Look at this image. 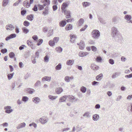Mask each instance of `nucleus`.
I'll list each match as a JSON object with an SVG mask.
<instances>
[{
    "instance_id": "obj_1",
    "label": "nucleus",
    "mask_w": 132,
    "mask_h": 132,
    "mask_svg": "<svg viewBox=\"0 0 132 132\" xmlns=\"http://www.w3.org/2000/svg\"><path fill=\"white\" fill-rule=\"evenodd\" d=\"M111 34L112 37L118 42L121 41L122 39V37L119 31L117 28L114 27H112L111 30Z\"/></svg>"
},
{
    "instance_id": "obj_2",
    "label": "nucleus",
    "mask_w": 132,
    "mask_h": 132,
    "mask_svg": "<svg viewBox=\"0 0 132 132\" xmlns=\"http://www.w3.org/2000/svg\"><path fill=\"white\" fill-rule=\"evenodd\" d=\"M91 35L92 37L94 39H97L100 36V33L97 30H93L92 31Z\"/></svg>"
},
{
    "instance_id": "obj_3",
    "label": "nucleus",
    "mask_w": 132,
    "mask_h": 132,
    "mask_svg": "<svg viewBox=\"0 0 132 132\" xmlns=\"http://www.w3.org/2000/svg\"><path fill=\"white\" fill-rule=\"evenodd\" d=\"M121 19L118 16H116L113 18L112 19V22L114 24H116L120 23Z\"/></svg>"
},
{
    "instance_id": "obj_4",
    "label": "nucleus",
    "mask_w": 132,
    "mask_h": 132,
    "mask_svg": "<svg viewBox=\"0 0 132 132\" xmlns=\"http://www.w3.org/2000/svg\"><path fill=\"white\" fill-rule=\"evenodd\" d=\"M11 107L10 106H7L4 107V109L5 110V112L7 113H10L13 111V110L11 109Z\"/></svg>"
},
{
    "instance_id": "obj_5",
    "label": "nucleus",
    "mask_w": 132,
    "mask_h": 132,
    "mask_svg": "<svg viewBox=\"0 0 132 132\" xmlns=\"http://www.w3.org/2000/svg\"><path fill=\"white\" fill-rule=\"evenodd\" d=\"M48 120V118L45 116L41 117L39 120V121L42 124H45L47 122Z\"/></svg>"
},
{
    "instance_id": "obj_6",
    "label": "nucleus",
    "mask_w": 132,
    "mask_h": 132,
    "mask_svg": "<svg viewBox=\"0 0 132 132\" xmlns=\"http://www.w3.org/2000/svg\"><path fill=\"white\" fill-rule=\"evenodd\" d=\"M32 101L35 104H37L40 102V100L39 97H33L32 98Z\"/></svg>"
},
{
    "instance_id": "obj_7",
    "label": "nucleus",
    "mask_w": 132,
    "mask_h": 132,
    "mask_svg": "<svg viewBox=\"0 0 132 132\" xmlns=\"http://www.w3.org/2000/svg\"><path fill=\"white\" fill-rule=\"evenodd\" d=\"M62 13H64V14L66 15V17L68 19L71 18V13L70 11L66 10Z\"/></svg>"
},
{
    "instance_id": "obj_8",
    "label": "nucleus",
    "mask_w": 132,
    "mask_h": 132,
    "mask_svg": "<svg viewBox=\"0 0 132 132\" xmlns=\"http://www.w3.org/2000/svg\"><path fill=\"white\" fill-rule=\"evenodd\" d=\"M132 18L131 16L130 15H126L124 16V19L126 20V22L130 23V21Z\"/></svg>"
},
{
    "instance_id": "obj_9",
    "label": "nucleus",
    "mask_w": 132,
    "mask_h": 132,
    "mask_svg": "<svg viewBox=\"0 0 132 132\" xmlns=\"http://www.w3.org/2000/svg\"><path fill=\"white\" fill-rule=\"evenodd\" d=\"M68 5L66 3H63L61 6L62 12H63L67 10L65 9L68 7Z\"/></svg>"
},
{
    "instance_id": "obj_10",
    "label": "nucleus",
    "mask_w": 132,
    "mask_h": 132,
    "mask_svg": "<svg viewBox=\"0 0 132 132\" xmlns=\"http://www.w3.org/2000/svg\"><path fill=\"white\" fill-rule=\"evenodd\" d=\"M16 36V35L15 34H12L10 35L9 36L6 37L5 39L7 41L11 38L15 37Z\"/></svg>"
},
{
    "instance_id": "obj_11",
    "label": "nucleus",
    "mask_w": 132,
    "mask_h": 132,
    "mask_svg": "<svg viewBox=\"0 0 132 132\" xmlns=\"http://www.w3.org/2000/svg\"><path fill=\"white\" fill-rule=\"evenodd\" d=\"M67 97L69 99L71 100H72L71 102H73L74 101H77L78 100V99H76L74 96L72 95H68L67 96Z\"/></svg>"
},
{
    "instance_id": "obj_12",
    "label": "nucleus",
    "mask_w": 132,
    "mask_h": 132,
    "mask_svg": "<svg viewBox=\"0 0 132 132\" xmlns=\"http://www.w3.org/2000/svg\"><path fill=\"white\" fill-rule=\"evenodd\" d=\"M6 28L7 30H12L14 29L15 28L13 26L10 24L7 25L6 26Z\"/></svg>"
},
{
    "instance_id": "obj_13",
    "label": "nucleus",
    "mask_w": 132,
    "mask_h": 132,
    "mask_svg": "<svg viewBox=\"0 0 132 132\" xmlns=\"http://www.w3.org/2000/svg\"><path fill=\"white\" fill-rule=\"evenodd\" d=\"M23 4L25 7L28 8L30 6V4L28 0H25L23 2Z\"/></svg>"
},
{
    "instance_id": "obj_14",
    "label": "nucleus",
    "mask_w": 132,
    "mask_h": 132,
    "mask_svg": "<svg viewBox=\"0 0 132 132\" xmlns=\"http://www.w3.org/2000/svg\"><path fill=\"white\" fill-rule=\"evenodd\" d=\"M26 126V124L24 122H23L18 124L16 127L17 129L25 127Z\"/></svg>"
},
{
    "instance_id": "obj_15",
    "label": "nucleus",
    "mask_w": 132,
    "mask_h": 132,
    "mask_svg": "<svg viewBox=\"0 0 132 132\" xmlns=\"http://www.w3.org/2000/svg\"><path fill=\"white\" fill-rule=\"evenodd\" d=\"M73 78L74 77L72 76H71L70 77L67 76L65 77L64 78V80L66 82H69L70 80L73 79Z\"/></svg>"
},
{
    "instance_id": "obj_16",
    "label": "nucleus",
    "mask_w": 132,
    "mask_h": 132,
    "mask_svg": "<svg viewBox=\"0 0 132 132\" xmlns=\"http://www.w3.org/2000/svg\"><path fill=\"white\" fill-rule=\"evenodd\" d=\"M88 54V53L87 52H80L79 53V55L81 57L85 56Z\"/></svg>"
},
{
    "instance_id": "obj_17",
    "label": "nucleus",
    "mask_w": 132,
    "mask_h": 132,
    "mask_svg": "<svg viewBox=\"0 0 132 132\" xmlns=\"http://www.w3.org/2000/svg\"><path fill=\"white\" fill-rule=\"evenodd\" d=\"M27 43L28 45L30 46L32 49L34 48V47L33 46V42L31 40H28L27 41Z\"/></svg>"
},
{
    "instance_id": "obj_18",
    "label": "nucleus",
    "mask_w": 132,
    "mask_h": 132,
    "mask_svg": "<svg viewBox=\"0 0 132 132\" xmlns=\"http://www.w3.org/2000/svg\"><path fill=\"white\" fill-rule=\"evenodd\" d=\"M49 10V9L47 7H45L44 9V10L43 11V14L45 16V15L48 14V11Z\"/></svg>"
},
{
    "instance_id": "obj_19",
    "label": "nucleus",
    "mask_w": 132,
    "mask_h": 132,
    "mask_svg": "<svg viewBox=\"0 0 132 132\" xmlns=\"http://www.w3.org/2000/svg\"><path fill=\"white\" fill-rule=\"evenodd\" d=\"M99 118V115L97 114H94L92 116V119L94 121H97L98 120Z\"/></svg>"
},
{
    "instance_id": "obj_20",
    "label": "nucleus",
    "mask_w": 132,
    "mask_h": 132,
    "mask_svg": "<svg viewBox=\"0 0 132 132\" xmlns=\"http://www.w3.org/2000/svg\"><path fill=\"white\" fill-rule=\"evenodd\" d=\"M91 68L94 70H97L99 69L98 66L94 64H92L90 66Z\"/></svg>"
},
{
    "instance_id": "obj_21",
    "label": "nucleus",
    "mask_w": 132,
    "mask_h": 132,
    "mask_svg": "<svg viewBox=\"0 0 132 132\" xmlns=\"http://www.w3.org/2000/svg\"><path fill=\"white\" fill-rule=\"evenodd\" d=\"M121 74V73L119 72H115L113 74L112 77L113 78H115L116 77L119 76Z\"/></svg>"
},
{
    "instance_id": "obj_22",
    "label": "nucleus",
    "mask_w": 132,
    "mask_h": 132,
    "mask_svg": "<svg viewBox=\"0 0 132 132\" xmlns=\"http://www.w3.org/2000/svg\"><path fill=\"white\" fill-rule=\"evenodd\" d=\"M67 98V96H64L63 97H61L60 98L59 101L60 102H64L65 101Z\"/></svg>"
},
{
    "instance_id": "obj_23",
    "label": "nucleus",
    "mask_w": 132,
    "mask_h": 132,
    "mask_svg": "<svg viewBox=\"0 0 132 132\" xmlns=\"http://www.w3.org/2000/svg\"><path fill=\"white\" fill-rule=\"evenodd\" d=\"M79 48L81 49H83L85 47V45L84 42L81 41L80 42V45L79 46Z\"/></svg>"
},
{
    "instance_id": "obj_24",
    "label": "nucleus",
    "mask_w": 132,
    "mask_h": 132,
    "mask_svg": "<svg viewBox=\"0 0 132 132\" xmlns=\"http://www.w3.org/2000/svg\"><path fill=\"white\" fill-rule=\"evenodd\" d=\"M51 77L48 76H45L42 78V80L43 81H49L51 80Z\"/></svg>"
},
{
    "instance_id": "obj_25",
    "label": "nucleus",
    "mask_w": 132,
    "mask_h": 132,
    "mask_svg": "<svg viewBox=\"0 0 132 132\" xmlns=\"http://www.w3.org/2000/svg\"><path fill=\"white\" fill-rule=\"evenodd\" d=\"M9 0H3L2 5L3 7H5L9 3Z\"/></svg>"
},
{
    "instance_id": "obj_26",
    "label": "nucleus",
    "mask_w": 132,
    "mask_h": 132,
    "mask_svg": "<svg viewBox=\"0 0 132 132\" xmlns=\"http://www.w3.org/2000/svg\"><path fill=\"white\" fill-rule=\"evenodd\" d=\"M63 90L62 88L59 87L56 89L55 92L57 94H60L63 91Z\"/></svg>"
},
{
    "instance_id": "obj_27",
    "label": "nucleus",
    "mask_w": 132,
    "mask_h": 132,
    "mask_svg": "<svg viewBox=\"0 0 132 132\" xmlns=\"http://www.w3.org/2000/svg\"><path fill=\"white\" fill-rule=\"evenodd\" d=\"M74 62L73 60H68L66 62V64L68 65H72Z\"/></svg>"
},
{
    "instance_id": "obj_28",
    "label": "nucleus",
    "mask_w": 132,
    "mask_h": 132,
    "mask_svg": "<svg viewBox=\"0 0 132 132\" xmlns=\"http://www.w3.org/2000/svg\"><path fill=\"white\" fill-rule=\"evenodd\" d=\"M77 38L76 36L75 35H72L70 37V40L72 43H73L75 42L76 39Z\"/></svg>"
},
{
    "instance_id": "obj_29",
    "label": "nucleus",
    "mask_w": 132,
    "mask_h": 132,
    "mask_svg": "<svg viewBox=\"0 0 132 132\" xmlns=\"http://www.w3.org/2000/svg\"><path fill=\"white\" fill-rule=\"evenodd\" d=\"M27 18L28 20L30 21H32L34 18V16L33 14H31L29 15H27Z\"/></svg>"
},
{
    "instance_id": "obj_30",
    "label": "nucleus",
    "mask_w": 132,
    "mask_h": 132,
    "mask_svg": "<svg viewBox=\"0 0 132 132\" xmlns=\"http://www.w3.org/2000/svg\"><path fill=\"white\" fill-rule=\"evenodd\" d=\"M49 98L51 100H53L56 99L57 97V96H53L50 95L48 96Z\"/></svg>"
},
{
    "instance_id": "obj_31",
    "label": "nucleus",
    "mask_w": 132,
    "mask_h": 132,
    "mask_svg": "<svg viewBox=\"0 0 132 132\" xmlns=\"http://www.w3.org/2000/svg\"><path fill=\"white\" fill-rule=\"evenodd\" d=\"M66 23L65 21H62L60 22L59 24L60 27H63L65 26Z\"/></svg>"
},
{
    "instance_id": "obj_32",
    "label": "nucleus",
    "mask_w": 132,
    "mask_h": 132,
    "mask_svg": "<svg viewBox=\"0 0 132 132\" xmlns=\"http://www.w3.org/2000/svg\"><path fill=\"white\" fill-rule=\"evenodd\" d=\"M83 116L86 118H89L90 117L89 113L88 112H86L83 115Z\"/></svg>"
},
{
    "instance_id": "obj_33",
    "label": "nucleus",
    "mask_w": 132,
    "mask_h": 132,
    "mask_svg": "<svg viewBox=\"0 0 132 132\" xmlns=\"http://www.w3.org/2000/svg\"><path fill=\"white\" fill-rule=\"evenodd\" d=\"M38 9L40 10H43L44 7L46 6V5L45 4H44L43 5H40V4H38Z\"/></svg>"
},
{
    "instance_id": "obj_34",
    "label": "nucleus",
    "mask_w": 132,
    "mask_h": 132,
    "mask_svg": "<svg viewBox=\"0 0 132 132\" xmlns=\"http://www.w3.org/2000/svg\"><path fill=\"white\" fill-rule=\"evenodd\" d=\"M62 67V65L61 63H59L55 67V69L56 70H60Z\"/></svg>"
},
{
    "instance_id": "obj_35",
    "label": "nucleus",
    "mask_w": 132,
    "mask_h": 132,
    "mask_svg": "<svg viewBox=\"0 0 132 132\" xmlns=\"http://www.w3.org/2000/svg\"><path fill=\"white\" fill-rule=\"evenodd\" d=\"M26 90L30 94H32L35 91L34 89L29 88H27Z\"/></svg>"
},
{
    "instance_id": "obj_36",
    "label": "nucleus",
    "mask_w": 132,
    "mask_h": 132,
    "mask_svg": "<svg viewBox=\"0 0 132 132\" xmlns=\"http://www.w3.org/2000/svg\"><path fill=\"white\" fill-rule=\"evenodd\" d=\"M84 6L86 7L89 6L90 4V3L88 2H84L82 3Z\"/></svg>"
},
{
    "instance_id": "obj_37",
    "label": "nucleus",
    "mask_w": 132,
    "mask_h": 132,
    "mask_svg": "<svg viewBox=\"0 0 132 132\" xmlns=\"http://www.w3.org/2000/svg\"><path fill=\"white\" fill-rule=\"evenodd\" d=\"M14 74V73H12L9 74L7 75V77L8 79L9 80L11 79L13 77Z\"/></svg>"
},
{
    "instance_id": "obj_38",
    "label": "nucleus",
    "mask_w": 132,
    "mask_h": 132,
    "mask_svg": "<svg viewBox=\"0 0 132 132\" xmlns=\"http://www.w3.org/2000/svg\"><path fill=\"white\" fill-rule=\"evenodd\" d=\"M41 85V82L39 80H37L34 84L35 87H38Z\"/></svg>"
},
{
    "instance_id": "obj_39",
    "label": "nucleus",
    "mask_w": 132,
    "mask_h": 132,
    "mask_svg": "<svg viewBox=\"0 0 132 132\" xmlns=\"http://www.w3.org/2000/svg\"><path fill=\"white\" fill-rule=\"evenodd\" d=\"M55 50L58 52L61 53L62 51V48L60 47H58L55 48Z\"/></svg>"
},
{
    "instance_id": "obj_40",
    "label": "nucleus",
    "mask_w": 132,
    "mask_h": 132,
    "mask_svg": "<svg viewBox=\"0 0 132 132\" xmlns=\"http://www.w3.org/2000/svg\"><path fill=\"white\" fill-rule=\"evenodd\" d=\"M80 91L83 93H85L86 91V88L85 87L82 86L80 88Z\"/></svg>"
},
{
    "instance_id": "obj_41",
    "label": "nucleus",
    "mask_w": 132,
    "mask_h": 132,
    "mask_svg": "<svg viewBox=\"0 0 132 132\" xmlns=\"http://www.w3.org/2000/svg\"><path fill=\"white\" fill-rule=\"evenodd\" d=\"M72 28V27L71 25L69 24L66 26L65 29L66 30H71Z\"/></svg>"
},
{
    "instance_id": "obj_42",
    "label": "nucleus",
    "mask_w": 132,
    "mask_h": 132,
    "mask_svg": "<svg viewBox=\"0 0 132 132\" xmlns=\"http://www.w3.org/2000/svg\"><path fill=\"white\" fill-rule=\"evenodd\" d=\"M22 29L23 32L26 34H27L29 32V30L25 27L23 28Z\"/></svg>"
},
{
    "instance_id": "obj_43",
    "label": "nucleus",
    "mask_w": 132,
    "mask_h": 132,
    "mask_svg": "<svg viewBox=\"0 0 132 132\" xmlns=\"http://www.w3.org/2000/svg\"><path fill=\"white\" fill-rule=\"evenodd\" d=\"M79 26H80L83 24L84 22V20L83 19L81 18L79 20Z\"/></svg>"
},
{
    "instance_id": "obj_44",
    "label": "nucleus",
    "mask_w": 132,
    "mask_h": 132,
    "mask_svg": "<svg viewBox=\"0 0 132 132\" xmlns=\"http://www.w3.org/2000/svg\"><path fill=\"white\" fill-rule=\"evenodd\" d=\"M53 34V31L51 30H50L48 32V33L47 35V36L48 37H49L50 36L52 35Z\"/></svg>"
},
{
    "instance_id": "obj_45",
    "label": "nucleus",
    "mask_w": 132,
    "mask_h": 132,
    "mask_svg": "<svg viewBox=\"0 0 132 132\" xmlns=\"http://www.w3.org/2000/svg\"><path fill=\"white\" fill-rule=\"evenodd\" d=\"M49 45L51 46H53L55 45V44L52 40H50L48 42Z\"/></svg>"
},
{
    "instance_id": "obj_46",
    "label": "nucleus",
    "mask_w": 132,
    "mask_h": 132,
    "mask_svg": "<svg viewBox=\"0 0 132 132\" xmlns=\"http://www.w3.org/2000/svg\"><path fill=\"white\" fill-rule=\"evenodd\" d=\"M98 19L101 23L103 24H105L106 23L105 21L103 19L100 17L98 18Z\"/></svg>"
},
{
    "instance_id": "obj_47",
    "label": "nucleus",
    "mask_w": 132,
    "mask_h": 132,
    "mask_svg": "<svg viewBox=\"0 0 132 132\" xmlns=\"http://www.w3.org/2000/svg\"><path fill=\"white\" fill-rule=\"evenodd\" d=\"M59 37H55L53 39V41L54 43H57L59 41Z\"/></svg>"
},
{
    "instance_id": "obj_48",
    "label": "nucleus",
    "mask_w": 132,
    "mask_h": 132,
    "mask_svg": "<svg viewBox=\"0 0 132 132\" xmlns=\"http://www.w3.org/2000/svg\"><path fill=\"white\" fill-rule=\"evenodd\" d=\"M9 55L10 58H12L14 57L15 54L13 52H11L9 53Z\"/></svg>"
},
{
    "instance_id": "obj_49",
    "label": "nucleus",
    "mask_w": 132,
    "mask_h": 132,
    "mask_svg": "<svg viewBox=\"0 0 132 132\" xmlns=\"http://www.w3.org/2000/svg\"><path fill=\"white\" fill-rule=\"evenodd\" d=\"M28 99L29 98L27 96H24L23 97L22 99V100L24 102H26L28 100Z\"/></svg>"
},
{
    "instance_id": "obj_50",
    "label": "nucleus",
    "mask_w": 132,
    "mask_h": 132,
    "mask_svg": "<svg viewBox=\"0 0 132 132\" xmlns=\"http://www.w3.org/2000/svg\"><path fill=\"white\" fill-rule=\"evenodd\" d=\"M96 60V61L97 62H101L102 60V58L100 56H97Z\"/></svg>"
},
{
    "instance_id": "obj_51",
    "label": "nucleus",
    "mask_w": 132,
    "mask_h": 132,
    "mask_svg": "<svg viewBox=\"0 0 132 132\" xmlns=\"http://www.w3.org/2000/svg\"><path fill=\"white\" fill-rule=\"evenodd\" d=\"M92 51L94 52H96L97 50V48L94 46H92L91 47Z\"/></svg>"
},
{
    "instance_id": "obj_52",
    "label": "nucleus",
    "mask_w": 132,
    "mask_h": 132,
    "mask_svg": "<svg viewBox=\"0 0 132 132\" xmlns=\"http://www.w3.org/2000/svg\"><path fill=\"white\" fill-rule=\"evenodd\" d=\"M42 2V1H41ZM43 3H45L44 4H45L46 5L49 4L50 3V1L49 0H43Z\"/></svg>"
},
{
    "instance_id": "obj_53",
    "label": "nucleus",
    "mask_w": 132,
    "mask_h": 132,
    "mask_svg": "<svg viewBox=\"0 0 132 132\" xmlns=\"http://www.w3.org/2000/svg\"><path fill=\"white\" fill-rule=\"evenodd\" d=\"M23 24L25 26H28L30 24V23L27 21H25L24 22Z\"/></svg>"
},
{
    "instance_id": "obj_54",
    "label": "nucleus",
    "mask_w": 132,
    "mask_h": 132,
    "mask_svg": "<svg viewBox=\"0 0 132 132\" xmlns=\"http://www.w3.org/2000/svg\"><path fill=\"white\" fill-rule=\"evenodd\" d=\"M49 58L47 55H46L44 57V61L45 62H47L49 61Z\"/></svg>"
},
{
    "instance_id": "obj_55",
    "label": "nucleus",
    "mask_w": 132,
    "mask_h": 132,
    "mask_svg": "<svg viewBox=\"0 0 132 132\" xmlns=\"http://www.w3.org/2000/svg\"><path fill=\"white\" fill-rule=\"evenodd\" d=\"M43 40L42 39H39L38 41V43H37V45H40L43 42Z\"/></svg>"
},
{
    "instance_id": "obj_56",
    "label": "nucleus",
    "mask_w": 132,
    "mask_h": 132,
    "mask_svg": "<svg viewBox=\"0 0 132 132\" xmlns=\"http://www.w3.org/2000/svg\"><path fill=\"white\" fill-rule=\"evenodd\" d=\"M109 62L110 64L113 65L114 63V61L112 59H110L109 60Z\"/></svg>"
},
{
    "instance_id": "obj_57",
    "label": "nucleus",
    "mask_w": 132,
    "mask_h": 132,
    "mask_svg": "<svg viewBox=\"0 0 132 132\" xmlns=\"http://www.w3.org/2000/svg\"><path fill=\"white\" fill-rule=\"evenodd\" d=\"M125 77L127 78H130L132 77V73L129 75H127L125 76Z\"/></svg>"
},
{
    "instance_id": "obj_58",
    "label": "nucleus",
    "mask_w": 132,
    "mask_h": 132,
    "mask_svg": "<svg viewBox=\"0 0 132 132\" xmlns=\"http://www.w3.org/2000/svg\"><path fill=\"white\" fill-rule=\"evenodd\" d=\"M81 130V128L80 127L78 126H77L76 128V132H79Z\"/></svg>"
},
{
    "instance_id": "obj_59",
    "label": "nucleus",
    "mask_w": 132,
    "mask_h": 132,
    "mask_svg": "<svg viewBox=\"0 0 132 132\" xmlns=\"http://www.w3.org/2000/svg\"><path fill=\"white\" fill-rule=\"evenodd\" d=\"M99 83V82H96L95 81H94L92 82V85L93 86L96 85H98Z\"/></svg>"
},
{
    "instance_id": "obj_60",
    "label": "nucleus",
    "mask_w": 132,
    "mask_h": 132,
    "mask_svg": "<svg viewBox=\"0 0 132 132\" xmlns=\"http://www.w3.org/2000/svg\"><path fill=\"white\" fill-rule=\"evenodd\" d=\"M21 0H18V1L16 2L13 4V6H16V5H17L19 4V3L21 2Z\"/></svg>"
},
{
    "instance_id": "obj_61",
    "label": "nucleus",
    "mask_w": 132,
    "mask_h": 132,
    "mask_svg": "<svg viewBox=\"0 0 132 132\" xmlns=\"http://www.w3.org/2000/svg\"><path fill=\"white\" fill-rule=\"evenodd\" d=\"M7 51V50L6 48L2 49L1 50V52L3 54L6 53Z\"/></svg>"
},
{
    "instance_id": "obj_62",
    "label": "nucleus",
    "mask_w": 132,
    "mask_h": 132,
    "mask_svg": "<svg viewBox=\"0 0 132 132\" xmlns=\"http://www.w3.org/2000/svg\"><path fill=\"white\" fill-rule=\"evenodd\" d=\"M121 61L122 62H124L127 60L123 56H122L121 58Z\"/></svg>"
},
{
    "instance_id": "obj_63",
    "label": "nucleus",
    "mask_w": 132,
    "mask_h": 132,
    "mask_svg": "<svg viewBox=\"0 0 132 132\" xmlns=\"http://www.w3.org/2000/svg\"><path fill=\"white\" fill-rule=\"evenodd\" d=\"M1 125H2L4 127H7L8 126V123L7 122H5L3 123Z\"/></svg>"
},
{
    "instance_id": "obj_64",
    "label": "nucleus",
    "mask_w": 132,
    "mask_h": 132,
    "mask_svg": "<svg viewBox=\"0 0 132 132\" xmlns=\"http://www.w3.org/2000/svg\"><path fill=\"white\" fill-rule=\"evenodd\" d=\"M32 10L35 11H37L38 10V7L36 5H35L34 8L32 9Z\"/></svg>"
}]
</instances>
